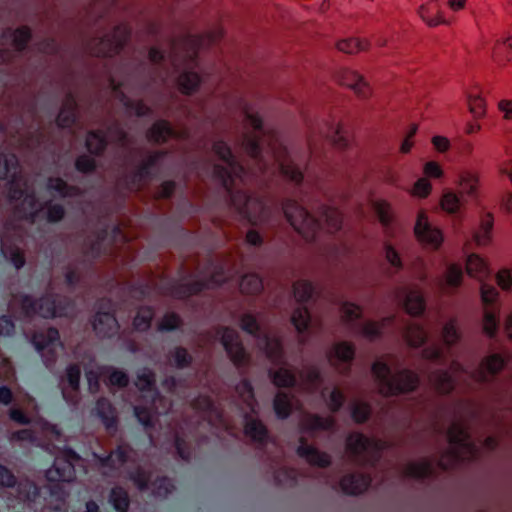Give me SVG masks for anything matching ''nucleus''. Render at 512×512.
Masks as SVG:
<instances>
[{"label":"nucleus","instance_id":"nucleus-12","mask_svg":"<svg viewBox=\"0 0 512 512\" xmlns=\"http://www.w3.org/2000/svg\"><path fill=\"white\" fill-rule=\"evenodd\" d=\"M4 171L3 176L9 178L8 197L10 203L22 200L27 194L24 187L26 182L23 181L21 168L15 155L5 156L3 160Z\"/></svg>","mask_w":512,"mask_h":512},{"label":"nucleus","instance_id":"nucleus-29","mask_svg":"<svg viewBox=\"0 0 512 512\" xmlns=\"http://www.w3.org/2000/svg\"><path fill=\"white\" fill-rule=\"evenodd\" d=\"M335 421L331 416L320 417L315 414H306L301 418L300 429L303 432L328 431L334 427Z\"/></svg>","mask_w":512,"mask_h":512},{"label":"nucleus","instance_id":"nucleus-20","mask_svg":"<svg viewBox=\"0 0 512 512\" xmlns=\"http://www.w3.org/2000/svg\"><path fill=\"white\" fill-rule=\"evenodd\" d=\"M132 454H134V450L128 444H120L107 456L98 457L97 463L103 468L119 469L131 459Z\"/></svg>","mask_w":512,"mask_h":512},{"label":"nucleus","instance_id":"nucleus-54","mask_svg":"<svg viewBox=\"0 0 512 512\" xmlns=\"http://www.w3.org/2000/svg\"><path fill=\"white\" fill-rule=\"evenodd\" d=\"M322 217L324 218V227L328 232L333 233L341 228L342 215L339 210L325 208L322 212Z\"/></svg>","mask_w":512,"mask_h":512},{"label":"nucleus","instance_id":"nucleus-15","mask_svg":"<svg viewBox=\"0 0 512 512\" xmlns=\"http://www.w3.org/2000/svg\"><path fill=\"white\" fill-rule=\"evenodd\" d=\"M231 202L239 214L245 217L251 224H257L264 214V205L258 198L247 196L241 191L229 192Z\"/></svg>","mask_w":512,"mask_h":512},{"label":"nucleus","instance_id":"nucleus-32","mask_svg":"<svg viewBox=\"0 0 512 512\" xmlns=\"http://www.w3.org/2000/svg\"><path fill=\"white\" fill-rule=\"evenodd\" d=\"M161 156H163V153L154 152L142 162L137 171L133 174L131 189L140 190L147 183L149 168L155 165Z\"/></svg>","mask_w":512,"mask_h":512},{"label":"nucleus","instance_id":"nucleus-47","mask_svg":"<svg viewBox=\"0 0 512 512\" xmlns=\"http://www.w3.org/2000/svg\"><path fill=\"white\" fill-rule=\"evenodd\" d=\"M103 382L109 386L124 388L129 384V378L123 371L113 368H102Z\"/></svg>","mask_w":512,"mask_h":512},{"label":"nucleus","instance_id":"nucleus-64","mask_svg":"<svg viewBox=\"0 0 512 512\" xmlns=\"http://www.w3.org/2000/svg\"><path fill=\"white\" fill-rule=\"evenodd\" d=\"M440 206L445 212L455 214L460 209V199L453 192H445L441 197Z\"/></svg>","mask_w":512,"mask_h":512},{"label":"nucleus","instance_id":"nucleus-62","mask_svg":"<svg viewBox=\"0 0 512 512\" xmlns=\"http://www.w3.org/2000/svg\"><path fill=\"white\" fill-rule=\"evenodd\" d=\"M86 146L89 152L99 155L106 147V140L101 132H89L86 138Z\"/></svg>","mask_w":512,"mask_h":512},{"label":"nucleus","instance_id":"nucleus-53","mask_svg":"<svg viewBox=\"0 0 512 512\" xmlns=\"http://www.w3.org/2000/svg\"><path fill=\"white\" fill-rule=\"evenodd\" d=\"M498 328L497 309L495 306L484 307L483 332L493 337Z\"/></svg>","mask_w":512,"mask_h":512},{"label":"nucleus","instance_id":"nucleus-9","mask_svg":"<svg viewBox=\"0 0 512 512\" xmlns=\"http://www.w3.org/2000/svg\"><path fill=\"white\" fill-rule=\"evenodd\" d=\"M130 30L126 25L114 28L112 37L92 39L88 44L89 53L96 57H111L118 54L128 40Z\"/></svg>","mask_w":512,"mask_h":512},{"label":"nucleus","instance_id":"nucleus-23","mask_svg":"<svg viewBox=\"0 0 512 512\" xmlns=\"http://www.w3.org/2000/svg\"><path fill=\"white\" fill-rule=\"evenodd\" d=\"M192 409L209 422L221 420L223 411L206 395H199L190 403Z\"/></svg>","mask_w":512,"mask_h":512},{"label":"nucleus","instance_id":"nucleus-60","mask_svg":"<svg viewBox=\"0 0 512 512\" xmlns=\"http://www.w3.org/2000/svg\"><path fill=\"white\" fill-rule=\"evenodd\" d=\"M154 310L151 307H140L134 317V327L139 331H145L150 328Z\"/></svg>","mask_w":512,"mask_h":512},{"label":"nucleus","instance_id":"nucleus-30","mask_svg":"<svg viewBox=\"0 0 512 512\" xmlns=\"http://www.w3.org/2000/svg\"><path fill=\"white\" fill-rule=\"evenodd\" d=\"M335 47L344 54L357 55L361 52H368L371 48V42L366 38L348 37L337 41Z\"/></svg>","mask_w":512,"mask_h":512},{"label":"nucleus","instance_id":"nucleus-59","mask_svg":"<svg viewBox=\"0 0 512 512\" xmlns=\"http://www.w3.org/2000/svg\"><path fill=\"white\" fill-rule=\"evenodd\" d=\"M374 212L376 213L380 223L388 226L393 220V212L391 205L385 200H377L372 203Z\"/></svg>","mask_w":512,"mask_h":512},{"label":"nucleus","instance_id":"nucleus-21","mask_svg":"<svg viewBox=\"0 0 512 512\" xmlns=\"http://www.w3.org/2000/svg\"><path fill=\"white\" fill-rule=\"evenodd\" d=\"M299 441L298 455L304 458L309 465L326 468L331 464V458L327 453L319 451L312 445H308L304 437H301Z\"/></svg>","mask_w":512,"mask_h":512},{"label":"nucleus","instance_id":"nucleus-1","mask_svg":"<svg viewBox=\"0 0 512 512\" xmlns=\"http://www.w3.org/2000/svg\"><path fill=\"white\" fill-rule=\"evenodd\" d=\"M251 127L252 133H244L241 141V147L246 153L257 158L260 153L259 143L267 144L271 149L276 161L279 163L280 172L287 180L300 184L303 180L301 170L288 158L286 148L279 143L274 131H263V122L257 113L245 111L244 127Z\"/></svg>","mask_w":512,"mask_h":512},{"label":"nucleus","instance_id":"nucleus-51","mask_svg":"<svg viewBox=\"0 0 512 512\" xmlns=\"http://www.w3.org/2000/svg\"><path fill=\"white\" fill-rule=\"evenodd\" d=\"M115 323L116 319L113 315L99 312L94 316L93 328L98 334L106 336L112 330Z\"/></svg>","mask_w":512,"mask_h":512},{"label":"nucleus","instance_id":"nucleus-61","mask_svg":"<svg viewBox=\"0 0 512 512\" xmlns=\"http://www.w3.org/2000/svg\"><path fill=\"white\" fill-rule=\"evenodd\" d=\"M274 409L277 415L284 419L292 412V404L287 393L278 392L274 398Z\"/></svg>","mask_w":512,"mask_h":512},{"label":"nucleus","instance_id":"nucleus-8","mask_svg":"<svg viewBox=\"0 0 512 512\" xmlns=\"http://www.w3.org/2000/svg\"><path fill=\"white\" fill-rule=\"evenodd\" d=\"M213 152L220 160L227 164L226 168L215 165L214 176L221 181L227 192H230L236 185V180L242 181L244 168L235 161L230 147L225 142H215Z\"/></svg>","mask_w":512,"mask_h":512},{"label":"nucleus","instance_id":"nucleus-5","mask_svg":"<svg viewBox=\"0 0 512 512\" xmlns=\"http://www.w3.org/2000/svg\"><path fill=\"white\" fill-rule=\"evenodd\" d=\"M372 374L376 378L379 392L384 396L398 395L413 391L419 384L417 374L410 370H402L390 375L389 367L382 362H375Z\"/></svg>","mask_w":512,"mask_h":512},{"label":"nucleus","instance_id":"nucleus-26","mask_svg":"<svg viewBox=\"0 0 512 512\" xmlns=\"http://www.w3.org/2000/svg\"><path fill=\"white\" fill-rule=\"evenodd\" d=\"M38 211V201L34 194H26L14 205V216L20 220H28L30 223L35 222Z\"/></svg>","mask_w":512,"mask_h":512},{"label":"nucleus","instance_id":"nucleus-11","mask_svg":"<svg viewBox=\"0 0 512 512\" xmlns=\"http://www.w3.org/2000/svg\"><path fill=\"white\" fill-rule=\"evenodd\" d=\"M334 80L338 85L352 90L359 99L367 100L373 95V89L365 77L351 68L338 69L334 74Z\"/></svg>","mask_w":512,"mask_h":512},{"label":"nucleus","instance_id":"nucleus-31","mask_svg":"<svg viewBox=\"0 0 512 512\" xmlns=\"http://www.w3.org/2000/svg\"><path fill=\"white\" fill-rule=\"evenodd\" d=\"M419 15L430 27L446 23L440 4L434 0L421 5L419 8Z\"/></svg>","mask_w":512,"mask_h":512},{"label":"nucleus","instance_id":"nucleus-7","mask_svg":"<svg viewBox=\"0 0 512 512\" xmlns=\"http://www.w3.org/2000/svg\"><path fill=\"white\" fill-rule=\"evenodd\" d=\"M283 211L293 229L307 242L315 240L320 231V223L309 211L295 200L283 202Z\"/></svg>","mask_w":512,"mask_h":512},{"label":"nucleus","instance_id":"nucleus-17","mask_svg":"<svg viewBox=\"0 0 512 512\" xmlns=\"http://www.w3.org/2000/svg\"><path fill=\"white\" fill-rule=\"evenodd\" d=\"M36 446L43 448L49 453H55L57 443L62 442L63 434L57 425L44 419L36 420Z\"/></svg>","mask_w":512,"mask_h":512},{"label":"nucleus","instance_id":"nucleus-63","mask_svg":"<svg viewBox=\"0 0 512 512\" xmlns=\"http://www.w3.org/2000/svg\"><path fill=\"white\" fill-rule=\"evenodd\" d=\"M291 321L299 333L305 331L310 321L308 309L306 307H299L295 309L292 314Z\"/></svg>","mask_w":512,"mask_h":512},{"label":"nucleus","instance_id":"nucleus-24","mask_svg":"<svg viewBox=\"0 0 512 512\" xmlns=\"http://www.w3.org/2000/svg\"><path fill=\"white\" fill-rule=\"evenodd\" d=\"M156 470L148 466L137 465L128 472V479L133 483L139 492L148 491Z\"/></svg>","mask_w":512,"mask_h":512},{"label":"nucleus","instance_id":"nucleus-58","mask_svg":"<svg viewBox=\"0 0 512 512\" xmlns=\"http://www.w3.org/2000/svg\"><path fill=\"white\" fill-rule=\"evenodd\" d=\"M426 338L427 333L419 325L411 324L407 327L405 339L410 346L420 347L425 342Z\"/></svg>","mask_w":512,"mask_h":512},{"label":"nucleus","instance_id":"nucleus-4","mask_svg":"<svg viewBox=\"0 0 512 512\" xmlns=\"http://www.w3.org/2000/svg\"><path fill=\"white\" fill-rule=\"evenodd\" d=\"M450 449L442 454L438 466L442 470L456 467L460 462L477 459L479 450L469 442V434L461 423L454 422L447 431Z\"/></svg>","mask_w":512,"mask_h":512},{"label":"nucleus","instance_id":"nucleus-19","mask_svg":"<svg viewBox=\"0 0 512 512\" xmlns=\"http://www.w3.org/2000/svg\"><path fill=\"white\" fill-rule=\"evenodd\" d=\"M188 137L186 129L174 130L170 127L169 122L160 120L156 122L147 132V138L149 141L155 143H162L170 138L185 139Z\"/></svg>","mask_w":512,"mask_h":512},{"label":"nucleus","instance_id":"nucleus-39","mask_svg":"<svg viewBox=\"0 0 512 512\" xmlns=\"http://www.w3.org/2000/svg\"><path fill=\"white\" fill-rule=\"evenodd\" d=\"M269 377L271 382L279 388H291L297 386V376L288 368L280 367L276 370H269Z\"/></svg>","mask_w":512,"mask_h":512},{"label":"nucleus","instance_id":"nucleus-25","mask_svg":"<svg viewBox=\"0 0 512 512\" xmlns=\"http://www.w3.org/2000/svg\"><path fill=\"white\" fill-rule=\"evenodd\" d=\"M319 370L312 365L303 366L298 372L297 387L300 391L314 392L321 384Z\"/></svg>","mask_w":512,"mask_h":512},{"label":"nucleus","instance_id":"nucleus-48","mask_svg":"<svg viewBox=\"0 0 512 512\" xmlns=\"http://www.w3.org/2000/svg\"><path fill=\"white\" fill-rule=\"evenodd\" d=\"M239 288L242 294L256 295L263 290V282L256 274H247L242 277Z\"/></svg>","mask_w":512,"mask_h":512},{"label":"nucleus","instance_id":"nucleus-10","mask_svg":"<svg viewBox=\"0 0 512 512\" xmlns=\"http://www.w3.org/2000/svg\"><path fill=\"white\" fill-rule=\"evenodd\" d=\"M60 297L45 296L36 300L25 296L21 299V310L26 317H33L36 314L44 318L62 316L64 308Z\"/></svg>","mask_w":512,"mask_h":512},{"label":"nucleus","instance_id":"nucleus-37","mask_svg":"<svg viewBox=\"0 0 512 512\" xmlns=\"http://www.w3.org/2000/svg\"><path fill=\"white\" fill-rule=\"evenodd\" d=\"M174 490L175 485L173 481L169 477L156 472L148 491H150L154 497L167 498Z\"/></svg>","mask_w":512,"mask_h":512},{"label":"nucleus","instance_id":"nucleus-28","mask_svg":"<svg viewBox=\"0 0 512 512\" xmlns=\"http://www.w3.org/2000/svg\"><path fill=\"white\" fill-rule=\"evenodd\" d=\"M371 483L369 475L364 474H349L340 480V486L346 493L357 495L363 493L368 489Z\"/></svg>","mask_w":512,"mask_h":512},{"label":"nucleus","instance_id":"nucleus-44","mask_svg":"<svg viewBox=\"0 0 512 512\" xmlns=\"http://www.w3.org/2000/svg\"><path fill=\"white\" fill-rule=\"evenodd\" d=\"M2 253L17 270L26 264L25 251L13 243L3 244Z\"/></svg>","mask_w":512,"mask_h":512},{"label":"nucleus","instance_id":"nucleus-46","mask_svg":"<svg viewBox=\"0 0 512 512\" xmlns=\"http://www.w3.org/2000/svg\"><path fill=\"white\" fill-rule=\"evenodd\" d=\"M178 90L185 95L196 92L200 85V76L195 72H184L177 79Z\"/></svg>","mask_w":512,"mask_h":512},{"label":"nucleus","instance_id":"nucleus-6","mask_svg":"<svg viewBox=\"0 0 512 512\" xmlns=\"http://www.w3.org/2000/svg\"><path fill=\"white\" fill-rule=\"evenodd\" d=\"M385 447V442L354 432L346 439L345 453L350 462L363 466L376 462Z\"/></svg>","mask_w":512,"mask_h":512},{"label":"nucleus","instance_id":"nucleus-55","mask_svg":"<svg viewBox=\"0 0 512 512\" xmlns=\"http://www.w3.org/2000/svg\"><path fill=\"white\" fill-rule=\"evenodd\" d=\"M156 384V375L149 368H143L136 377L135 386L140 391H151Z\"/></svg>","mask_w":512,"mask_h":512},{"label":"nucleus","instance_id":"nucleus-14","mask_svg":"<svg viewBox=\"0 0 512 512\" xmlns=\"http://www.w3.org/2000/svg\"><path fill=\"white\" fill-rule=\"evenodd\" d=\"M81 367L78 363L69 364L59 379V388L63 398L72 405L80 401Z\"/></svg>","mask_w":512,"mask_h":512},{"label":"nucleus","instance_id":"nucleus-35","mask_svg":"<svg viewBox=\"0 0 512 512\" xmlns=\"http://www.w3.org/2000/svg\"><path fill=\"white\" fill-rule=\"evenodd\" d=\"M60 340L58 329L49 327L44 330L36 331L32 335V343L37 350L55 346Z\"/></svg>","mask_w":512,"mask_h":512},{"label":"nucleus","instance_id":"nucleus-3","mask_svg":"<svg viewBox=\"0 0 512 512\" xmlns=\"http://www.w3.org/2000/svg\"><path fill=\"white\" fill-rule=\"evenodd\" d=\"M224 36L222 27H216L202 35H189L177 38L171 47V58L176 67L194 63L198 52L219 42Z\"/></svg>","mask_w":512,"mask_h":512},{"label":"nucleus","instance_id":"nucleus-50","mask_svg":"<svg viewBox=\"0 0 512 512\" xmlns=\"http://www.w3.org/2000/svg\"><path fill=\"white\" fill-rule=\"evenodd\" d=\"M429 380L440 394H447L454 388L453 380L447 372H434Z\"/></svg>","mask_w":512,"mask_h":512},{"label":"nucleus","instance_id":"nucleus-18","mask_svg":"<svg viewBox=\"0 0 512 512\" xmlns=\"http://www.w3.org/2000/svg\"><path fill=\"white\" fill-rule=\"evenodd\" d=\"M414 232L420 243L430 246L433 250H437L443 242L441 230L429 224L424 212L418 214Z\"/></svg>","mask_w":512,"mask_h":512},{"label":"nucleus","instance_id":"nucleus-27","mask_svg":"<svg viewBox=\"0 0 512 512\" xmlns=\"http://www.w3.org/2000/svg\"><path fill=\"white\" fill-rule=\"evenodd\" d=\"M15 488L16 500L27 506H31L35 503L40 496V487L34 481L29 479L17 480Z\"/></svg>","mask_w":512,"mask_h":512},{"label":"nucleus","instance_id":"nucleus-34","mask_svg":"<svg viewBox=\"0 0 512 512\" xmlns=\"http://www.w3.org/2000/svg\"><path fill=\"white\" fill-rule=\"evenodd\" d=\"M77 104L72 95H67L57 117V124L62 128L71 127L76 119Z\"/></svg>","mask_w":512,"mask_h":512},{"label":"nucleus","instance_id":"nucleus-56","mask_svg":"<svg viewBox=\"0 0 512 512\" xmlns=\"http://www.w3.org/2000/svg\"><path fill=\"white\" fill-rule=\"evenodd\" d=\"M468 109L473 118L482 119L487 114V103L485 98L480 95H470L468 97Z\"/></svg>","mask_w":512,"mask_h":512},{"label":"nucleus","instance_id":"nucleus-36","mask_svg":"<svg viewBox=\"0 0 512 512\" xmlns=\"http://www.w3.org/2000/svg\"><path fill=\"white\" fill-rule=\"evenodd\" d=\"M493 61L499 66L512 64V37L497 41L492 52Z\"/></svg>","mask_w":512,"mask_h":512},{"label":"nucleus","instance_id":"nucleus-22","mask_svg":"<svg viewBox=\"0 0 512 512\" xmlns=\"http://www.w3.org/2000/svg\"><path fill=\"white\" fill-rule=\"evenodd\" d=\"M504 364L500 354L490 355L481 362L479 368L473 373V378L478 382L488 381L503 369Z\"/></svg>","mask_w":512,"mask_h":512},{"label":"nucleus","instance_id":"nucleus-42","mask_svg":"<svg viewBox=\"0 0 512 512\" xmlns=\"http://www.w3.org/2000/svg\"><path fill=\"white\" fill-rule=\"evenodd\" d=\"M466 272L469 276L474 277L480 281L485 279L488 274L487 263L476 254H471L467 258Z\"/></svg>","mask_w":512,"mask_h":512},{"label":"nucleus","instance_id":"nucleus-2","mask_svg":"<svg viewBox=\"0 0 512 512\" xmlns=\"http://www.w3.org/2000/svg\"><path fill=\"white\" fill-rule=\"evenodd\" d=\"M53 465L46 471V488L57 501L64 502L69 495L67 485L75 479V465L81 457L71 448L57 450Z\"/></svg>","mask_w":512,"mask_h":512},{"label":"nucleus","instance_id":"nucleus-38","mask_svg":"<svg viewBox=\"0 0 512 512\" xmlns=\"http://www.w3.org/2000/svg\"><path fill=\"white\" fill-rule=\"evenodd\" d=\"M109 502L117 512H128L130 508V495L121 485H115L109 493Z\"/></svg>","mask_w":512,"mask_h":512},{"label":"nucleus","instance_id":"nucleus-45","mask_svg":"<svg viewBox=\"0 0 512 512\" xmlns=\"http://www.w3.org/2000/svg\"><path fill=\"white\" fill-rule=\"evenodd\" d=\"M433 474V467L427 461L408 463L403 469L404 477L423 479Z\"/></svg>","mask_w":512,"mask_h":512},{"label":"nucleus","instance_id":"nucleus-13","mask_svg":"<svg viewBox=\"0 0 512 512\" xmlns=\"http://www.w3.org/2000/svg\"><path fill=\"white\" fill-rule=\"evenodd\" d=\"M221 342L237 368L247 367L250 364V355L246 352L237 331L228 327L223 328Z\"/></svg>","mask_w":512,"mask_h":512},{"label":"nucleus","instance_id":"nucleus-57","mask_svg":"<svg viewBox=\"0 0 512 512\" xmlns=\"http://www.w3.org/2000/svg\"><path fill=\"white\" fill-rule=\"evenodd\" d=\"M48 186L50 189L57 191L62 197L77 196L81 194V190L75 186H69L63 179L59 177L49 178Z\"/></svg>","mask_w":512,"mask_h":512},{"label":"nucleus","instance_id":"nucleus-33","mask_svg":"<svg viewBox=\"0 0 512 512\" xmlns=\"http://www.w3.org/2000/svg\"><path fill=\"white\" fill-rule=\"evenodd\" d=\"M244 433L251 441L260 445H264L267 442L268 430L259 419L248 418L244 426Z\"/></svg>","mask_w":512,"mask_h":512},{"label":"nucleus","instance_id":"nucleus-40","mask_svg":"<svg viewBox=\"0 0 512 512\" xmlns=\"http://www.w3.org/2000/svg\"><path fill=\"white\" fill-rule=\"evenodd\" d=\"M458 185L461 194L476 197L479 190V176L475 172L462 171L459 174Z\"/></svg>","mask_w":512,"mask_h":512},{"label":"nucleus","instance_id":"nucleus-41","mask_svg":"<svg viewBox=\"0 0 512 512\" xmlns=\"http://www.w3.org/2000/svg\"><path fill=\"white\" fill-rule=\"evenodd\" d=\"M494 218L491 213H486L481 217L479 229L474 233V241L478 246H486L491 241V232Z\"/></svg>","mask_w":512,"mask_h":512},{"label":"nucleus","instance_id":"nucleus-16","mask_svg":"<svg viewBox=\"0 0 512 512\" xmlns=\"http://www.w3.org/2000/svg\"><path fill=\"white\" fill-rule=\"evenodd\" d=\"M223 272L216 271L212 274L211 278L207 281H195L187 284L173 285L169 289V294L177 299H185L192 295H196L203 289L214 288L226 281L225 277H222Z\"/></svg>","mask_w":512,"mask_h":512},{"label":"nucleus","instance_id":"nucleus-52","mask_svg":"<svg viewBox=\"0 0 512 512\" xmlns=\"http://www.w3.org/2000/svg\"><path fill=\"white\" fill-rule=\"evenodd\" d=\"M406 312L412 316L420 315L425 309V302L422 294L418 291H411L405 300Z\"/></svg>","mask_w":512,"mask_h":512},{"label":"nucleus","instance_id":"nucleus-43","mask_svg":"<svg viewBox=\"0 0 512 512\" xmlns=\"http://www.w3.org/2000/svg\"><path fill=\"white\" fill-rule=\"evenodd\" d=\"M265 340L264 351L266 357L275 365L281 364L283 362V347L280 339L266 335Z\"/></svg>","mask_w":512,"mask_h":512},{"label":"nucleus","instance_id":"nucleus-49","mask_svg":"<svg viewBox=\"0 0 512 512\" xmlns=\"http://www.w3.org/2000/svg\"><path fill=\"white\" fill-rule=\"evenodd\" d=\"M96 410L98 415L102 418L107 427H111L116 422V411L110 401L106 398L98 399L96 403Z\"/></svg>","mask_w":512,"mask_h":512}]
</instances>
